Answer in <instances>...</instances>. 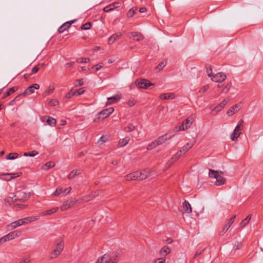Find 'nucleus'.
Listing matches in <instances>:
<instances>
[{
  "mask_svg": "<svg viewBox=\"0 0 263 263\" xmlns=\"http://www.w3.org/2000/svg\"><path fill=\"white\" fill-rule=\"evenodd\" d=\"M30 197V194L26 193L23 191L17 192L15 195L13 197H9L8 199H5L6 202H14L16 201H20L22 202H25Z\"/></svg>",
  "mask_w": 263,
  "mask_h": 263,
  "instance_id": "f257e3e1",
  "label": "nucleus"
},
{
  "mask_svg": "<svg viewBox=\"0 0 263 263\" xmlns=\"http://www.w3.org/2000/svg\"><path fill=\"white\" fill-rule=\"evenodd\" d=\"M209 176L210 178H214L216 180L214 183L217 186L223 185L225 183L226 179L219 174L218 171L210 169Z\"/></svg>",
  "mask_w": 263,
  "mask_h": 263,
  "instance_id": "f03ea898",
  "label": "nucleus"
},
{
  "mask_svg": "<svg viewBox=\"0 0 263 263\" xmlns=\"http://www.w3.org/2000/svg\"><path fill=\"white\" fill-rule=\"evenodd\" d=\"M118 256L116 254H105L99 257L96 263H117Z\"/></svg>",
  "mask_w": 263,
  "mask_h": 263,
  "instance_id": "7ed1b4c3",
  "label": "nucleus"
},
{
  "mask_svg": "<svg viewBox=\"0 0 263 263\" xmlns=\"http://www.w3.org/2000/svg\"><path fill=\"white\" fill-rule=\"evenodd\" d=\"M64 248V243L63 241H60L56 244L53 250L49 254V258L50 259H53L56 258L61 253Z\"/></svg>",
  "mask_w": 263,
  "mask_h": 263,
  "instance_id": "20e7f679",
  "label": "nucleus"
},
{
  "mask_svg": "<svg viewBox=\"0 0 263 263\" xmlns=\"http://www.w3.org/2000/svg\"><path fill=\"white\" fill-rule=\"evenodd\" d=\"M211 73H208V77H210L211 80L215 82H221L227 79L226 74L223 72H219L216 74H213L212 70L210 68Z\"/></svg>",
  "mask_w": 263,
  "mask_h": 263,
  "instance_id": "39448f33",
  "label": "nucleus"
},
{
  "mask_svg": "<svg viewBox=\"0 0 263 263\" xmlns=\"http://www.w3.org/2000/svg\"><path fill=\"white\" fill-rule=\"evenodd\" d=\"M194 120V115H191L182 122L181 125L178 127V131L185 130L189 128L193 124Z\"/></svg>",
  "mask_w": 263,
  "mask_h": 263,
  "instance_id": "423d86ee",
  "label": "nucleus"
},
{
  "mask_svg": "<svg viewBox=\"0 0 263 263\" xmlns=\"http://www.w3.org/2000/svg\"><path fill=\"white\" fill-rule=\"evenodd\" d=\"M156 173L155 171H151V172L147 170H144L142 172L137 171L136 172V175L137 178V180H142L150 177L151 175H155Z\"/></svg>",
  "mask_w": 263,
  "mask_h": 263,
  "instance_id": "0eeeda50",
  "label": "nucleus"
},
{
  "mask_svg": "<svg viewBox=\"0 0 263 263\" xmlns=\"http://www.w3.org/2000/svg\"><path fill=\"white\" fill-rule=\"evenodd\" d=\"M243 123V120H240L238 122V124L231 136V139L232 141H235L239 137L241 134L239 132L242 129Z\"/></svg>",
  "mask_w": 263,
  "mask_h": 263,
  "instance_id": "6e6552de",
  "label": "nucleus"
},
{
  "mask_svg": "<svg viewBox=\"0 0 263 263\" xmlns=\"http://www.w3.org/2000/svg\"><path fill=\"white\" fill-rule=\"evenodd\" d=\"M22 235V231L20 230H16L13 232H10L5 236L1 238V240H3V242H6L7 241L13 239L15 238L19 237Z\"/></svg>",
  "mask_w": 263,
  "mask_h": 263,
  "instance_id": "1a4fd4ad",
  "label": "nucleus"
},
{
  "mask_svg": "<svg viewBox=\"0 0 263 263\" xmlns=\"http://www.w3.org/2000/svg\"><path fill=\"white\" fill-rule=\"evenodd\" d=\"M40 88V85L38 84L35 83L32 85L27 87L25 90L22 93H20L19 96H26L30 95L34 92L35 89H39Z\"/></svg>",
  "mask_w": 263,
  "mask_h": 263,
  "instance_id": "9d476101",
  "label": "nucleus"
},
{
  "mask_svg": "<svg viewBox=\"0 0 263 263\" xmlns=\"http://www.w3.org/2000/svg\"><path fill=\"white\" fill-rule=\"evenodd\" d=\"M242 107L241 102L235 104L234 106L231 107L227 112V114L229 116H232L235 114L237 113Z\"/></svg>",
  "mask_w": 263,
  "mask_h": 263,
  "instance_id": "9b49d317",
  "label": "nucleus"
},
{
  "mask_svg": "<svg viewBox=\"0 0 263 263\" xmlns=\"http://www.w3.org/2000/svg\"><path fill=\"white\" fill-rule=\"evenodd\" d=\"M127 36L129 39L136 41H140L144 39V37L140 33L137 32H130L128 33Z\"/></svg>",
  "mask_w": 263,
  "mask_h": 263,
  "instance_id": "f8f14e48",
  "label": "nucleus"
},
{
  "mask_svg": "<svg viewBox=\"0 0 263 263\" xmlns=\"http://www.w3.org/2000/svg\"><path fill=\"white\" fill-rule=\"evenodd\" d=\"M114 110L112 107H109L103 110L99 113V118L104 119L108 117Z\"/></svg>",
  "mask_w": 263,
  "mask_h": 263,
  "instance_id": "ddd939ff",
  "label": "nucleus"
},
{
  "mask_svg": "<svg viewBox=\"0 0 263 263\" xmlns=\"http://www.w3.org/2000/svg\"><path fill=\"white\" fill-rule=\"evenodd\" d=\"M39 219V216H33L30 217H25L24 218L21 219V222L22 225L26 224L31 222L35 221Z\"/></svg>",
  "mask_w": 263,
  "mask_h": 263,
  "instance_id": "4468645a",
  "label": "nucleus"
},
{
  "mask_svg": "<svg viewBox=\"0 0 263 263\" xmlns=\"http://www.w3.org/2000/svg\"><path fill=\"white\" fill-rule=\"evenodd\" d=\"M230 100L229 99H226L223 100L220 103H219L218 105L216 106L214 108H212V110H216V112H218L221 110L228 103Z\"/></svg>",
  "mask_w": 263,
  "mask_h": 263,
  "instance_id": "2eb2a0df",
  "label": "nucleus"
},
{
  "mask_svg": "<svg viewBox=\"0 0 263 263\" xmlns=\"http://www.w3.org/2000/svg\"><path fill=\"white\" fill-rule=\"evenodd\" d=\"M137 85L140 88L146 89L148 87L153 85L154 84L149 83L145 80H141L138 82Z\"/></svg>",
  "mask_w": 263,
  "mask_h": 263,
  "instance_id": "dca6fc26",
  "label": "nucleus"
},
{
  "mask_svg": "<svg viewBox=\"0 0 263 263\" xmlns=\"http://www.w3.org/2000/svg\"><path fill=\"white\" fill-rule=\"evenodd\" d=\"M182 212L190 213L192 212V208L190 203L185 200L182 204Z\"/></svg>",
  "mask_w": 263,
  "mask_h": 263,
  "instance_id": "f3484780",
  "label": "nucleus"
},
{
  "mask_svg": "<svg viewBox=\"0 0 263 263\" xmlns=\"http://www.w3.org/2000/svg\"><path fill=\"white\" fill-rule=\"evenodd\" d=\"M22 225L21 220L19 219L7 225V228L8 230L10 231Z\"/></svg>",
  "mask_w": 263,
  "mask_h": 263,
  "instance_id": "a211bd4d",
  "label": "nucleus"
},
{
  "mask_svg": "<svg viewBox=\"0 0 263 263\" xmlns=\"http://www.w3.org/2000/svg\"><path fill=\"white\" fill-rule=\"evenodd\" d=\"M121 98V95H117L115 96L107 98V100L109 102V103H107V104H110L111 103H116L118 102L120 99Z\"/></svg>",
  "mask_w": 263,
  "mask_h": 263,
  "instance_id": "6ab92c4d",
  "label": "nucleus"
},
{
  "mask_svg": "<svg viewBox=\"0 0 263 263\" xmlns=\"http://www.w3.org/2000/svg\"><path fill=\"white\" fill-rule=\"evenodd\" d=\"M122 35L121 33H116L111 35L108 40V44H113L116 41L118 40Z\"/></svg>",
  "mask_w": 263,
  "mask_h": 263,
  "instance_id": "aec40b11",
  "label": "nucleus"
},
{
  "mask_svg": "<svg viewBox=\"0 0 263 263\" xmlns=\"http://www.w3.org/2000/svg\"><path fill=\"white\" fill-rule=\"evenodd\" d=\"M170 138V136L167 135H164L159 137L156 140L158 145L164 143L167 139Z\"/></svg>",
  "mask_w": 263,
  "mask_h": 263,
  "instance_id": "412c9836",
  "label": "nucleus"
},
{
  "mask_svg": "<svg viewBox=\"0 0 263 263\" xmlns=\"http://www.w3.org/2000/svg\"><path fill=\"white\" fill-rule=\"evenodd\" d=\"M59 210V208H54L47 211H43L41 213V215L42 216H46V215H52L55 212H57Z\"/></svg>",
  "mask_w": 263,
  "mask_h": 263,
  "instance_id": "4be33fe9",
  "label": "nucleus"
},
{
  "mask_svg": "<svg viewBox=\"0 0 263 263\" xmlns=\"http://www.w3.org/2000/svg\"><path fill=\"white\" fill-rule=\"evenodd\" d=\"M22 174V173H13V174H10V173L6 174V175H4V176H10V177L9 178H4V179L6 181H10L13 178H15L17 177L20 176Z\"/></svg>",
  "mask_w": 263,
  "mask_h": 263,
  "instance_id": "5701e85b",
  "label": "nucleus"
},
{
  "mask_svg": "<svg viewBox=\"0 0 263 263\" xmlns=\"http://www.w3.org/2000/svg\"><path fill=\"white\" fill-rule=\"evenodd\" d=\"M174 98L175 96L173 93H163L160 96L161 99L164 100L173 99Z\"/></svg>",
  "mask_w": 263,
  "mask_h": 263,
  "instance_id": "b1692460",
  "label": "nucleus"
},
{
  "mask_svg": "<svg viewBox=\"0 0 263 263\" xmlns=\"http://www.w3.org/2000/svg\"><path fill=\"white\" fill-rule=\"evenodd\" d=\"M55 164L53 162L50 161L46 163L44 165H43L42 167V170L44 171H47L49 168L54 167Z\"/></svg>",
  "mask_w": 263,
  "mask_h": 263,
  "instance_id": "393cba45",
  "label": "nucleus"
},
{
  "mask_svg": "<svg viewBox=\"0 0 263 263\" xmlns=\"http://www.w3.org/2000/svg\"><path fill=\"white\" fill-rule=\"evenodd\" d=\"M125 179L127 181L137 180V178L136 175V172L133 173L128 174L125 176Z\"/></svg>",
  "mask_w": 263,
  "mask_h": 263,
  "instance_id": "a878e982",
  "label": "nucleus"
},
{
  "mask_svg": "<svg viewBox=\"0 0 263 263\" xmlns=\"http://www.w3.org/2000/svg\"><path fill=\"white\" fill-rule=\"evenodd\" d=\"M193 144L191 143H187L184 146H183L180 151L184 154H185L190 148L193 146Z\"/></svg>",
  "mask_w": 263,
  "mask_h": 263,
  "instance_id": "bb28decb",
  "label": "nucleus"
},
{
  "mask_svg": "<svg viewBox=\"0 0 263 263\" xmlns=\"http://www.w3.org/2000/svg\"><path fill=\"white\" fill-rule=\"evenodd\" d=\"M129 141V137H126L125 138L121 139L119 141V145L120 147H123L128 143Z\"/></svg>",
  "mask_w": 263,
  "mask_h": 263,
  "instance_id": "cd10ccee",
  "label": "nucleus"
},
{
  "mask_svg": "<svg viewBox=\"0 0 263 263\" xmlns=\"http://www.w3.org/2000/svg\"><path fill=\"white\" fill-rule=\"evenodd\" d=\"M81 171L80 170H76L72 171L68 176V178L69 179L73 178L76 176L80 174Z\"/></svg>",
  "mask_w": 263,
  "mask_h": 263,
  "instance_id": "c85d7f7f",
  "label": "nucleus"
},
{
  "mask_svg": "<svg viewBox=\"0 0 263 263\" xmlns=\"http://www.w3.org/2000/svg\"><path fill=\"white\" fill-rule=\"evenodd\" d=\"M54 88L52 86H50L48 89L46 90L43 93V96L46 97L50 94L53 93Z\"/></svg>",
  "mask_w": 263,
  "mask_h": 263,
  "instance_id": "c756f323",
  "label": "nucleus"
},
{
  "mask_svg": "<svg viewBox=\"0 0 263 263\" xmlns=\"http://www.w3.org/2000/svg\"><path fill=\"white\" fill-rule=\"evenodd\" d=\"M251 218V215H248L245 219H243L240 223V226L242 228L246 227Z\"/></svg>",
  "mask_w": 263,
  "mask_h": 263,
  "instance_id": "7c9ffc66",
  "label": "nucleus"
},
{
  "mask_svg": "<svg viewBox=\"0 0 263 263\" xmlns=\"http://www.w3.org/2000/svg\"><path fill=\"white\" fill-rule=\"evenodd\" d=\"M17 90V87H13L8 90L4 94V98H6Z\"/></svg>",
  "mask_w": 263,
  "mask_h": 263,
  "instance_id": "2f4dec72",
  "label": "nucleus"
},
{
  "mask_svg": "<svg viewBox=\"0 0 263 263\" xmlns=\"http://www.w3.org/2000/svg\"><path fill=\"white\" fill-rule=\"evenodd\" d=\"M171 252V249L167 246L163 247L160 251L162 254H165V255L168 254Z\"/></svg>",
  "mask_w": 263,
  "mask_h": 263,
  "instance_id": "473e14b6",
  "label": "nucleus"
},
{
  "mask_svg": "<svg viewBox=\"0 0 263 263\" xmlns=\"http://www.w3.org/2000/svg\"><path fill=\"white\" fill-rule=\"evenodd\" d=\"M46 122L50 126H53L55 125L56 120L52 117H48Z\"/></svg>",
  "mask_w": 263,
  "mask_h": 263,
  "instance_id": "72a5a7b5",
  "label": "nucleus"
},
{
  "mask_svg": "<svg viewBox=\"0 0 263 263\" xmlns=\"http://www.w3.org/2000/svg\"><path fill=\"white\" fill-rule=\"evenodd\" d=\"M18 154L16 153H10L7 156V159L8 160H13L17 158Z\"/></svg>",
  "mask_w": 263,
  "mask_h": 263,
  "instance_id": "f704fd0d",
  "label": "nucleus"
},
{
  "mask_svg": "<svg viewBox=\"0 0 263 263\" xmlns=\"http://www.w3.org/2000/svg\"><path fill=\"white\" fill-rule=\"evenodd\" d=\"M64 191H65V190H63V189H62L61 187H58L57 189L53 193L52 195H53L54 196H58L60 195L61 193H63Z\"/></svg>",
  "mask_w": 263,
  "mask_h": 263,
  "instance_id": "c9c22d12",
  "label": "nucleus"
},
{
  "mask_svg": "<svg viewBox=\"0 0 263 263\" xmlns=\"http://www.w3.org/2000/svg\"><path fill=\"white\" fill-rule=\"evenodd\" d=\"M179 158H180V157H179L178 155H177V154H175L172 157V158L170 160H169V165H172V164H173L174 163V162L177 161Z\"/></svg>",
  "mask_w": 263,
  "mask_h": 263,
  "instance_id": "e433bc0d",
  "label": "nucleus"
},
{
  "mask_svg": "<svg viewBox=\"0 0 263 263\" xmlns=\"http://www.w3.org/2000/svg\"><path fill=\"white\" fill-rule=\"evenodd\" d=\"M158 145V144L156 140H155V141L152 142L151 144L148 145L146 148L147 150H151V149L154 148L155 147H156Z\"/></svg>",
  "mask_w": 263,
  "mask_h": 263,
  "instance_id": "4c0bfd02",
  "label": "nucleus"
},
{
  "mask_svg": "<svg viewBox=\"0 0 263 263\" xmlns=\"http://www.w3.org/2000/svg\"><path fill=\"white\" fill-rule=\"evenodd\" d=\"M230 228V225L225 224L222 229L219 232L220 235H223Z\"/></svg>",
  "mask_w": 263,
  "mask_h": 263,
  "instance_id": "58836bf2",
  "label": "nucleus"
},
{
  "mask_svg": "<svg viewBox=\"0 0 263 263\" xmlns=\"http://www.w3.org/2000/svg\"><path fill=\"white\" fill-rule=\"evenodd\" d=\"M135 126L133 125H129L126 126L124 128V131L126 132H130L133 131L135 129Z\"/></svg>",
  "mask_w": 263,
  "mask_h": 263,
  "instance_id": "ea45409f",
  "label": "nucleus"
},
{
  "mask_svg": "<svg viewBox=\"0 0 263 263\" xmlns=\"http://www.w3.org/2000/svg\"><path fill=\"white\" fill-rule=\"evenodd\" d=\"M38 154V153L35 151H32L29 153H25L24 154V156H30V157H34Z\"/></svg>",
  "mask_w": 263,
  "mask_h": 263,
  "instance_id": "a19ab883",
  "label": "nucleus"
},
{
  "mask_svg": "<svg viewBox=\"0 0 263 263\" xmlns=\"http://www.w3.org/2000/svg\"><path fill=\"white\" fill-rule=\"evenodd\" d=\"M231 86H232V83H228L224 86V87L222 89V92H223V93H227V92H228L229 91L230 88H231Z\"/></svg>",
  "mask_w": 263,
  "mask_h": 263,
  "instance_id": "79ce46f5",
  "label": "nucleus"
},
{
  "mask_svg": "<svg viewBox=\"0 0 263 263\" xmlns=\"http://www.w3.org/2000/svg\"><path fill=\"white\" fill-rule=\"evenodd\" d=\"M166 65V63L164 62H161L157 66L156 69L157 71H160L161 70L163 69V68Z\"/></svg>",
  "mask_w": 263,
  "mask_h": 263,
  "instance_id": "37998d69",
  "label": "nucleus"
},
{
  "mask_svg": "<svg viewBox=\"0 0 263 263\" xmlns=\"http://www.w3.org/2000/svg\"><path fill=\"white\" fill-rule=\"evenodd\" d=\"M91 26V24L90 23H86L82 26L81 29L82 30H88L90 28Z\"/></svg>",
  "mask_w": 263,
  "mask_h": 263,
  "instance_id": "c03bdc74",
  "label": "nucleus"
},
{
  "mask_svg": "<svg viewBox=\"0 0 263 263\" xmlns=\"http://www.w3.org/2000/svg\"><path fill=\"white\" fill-rule=\"evenodd\" d=\"M113 6H114L112 5L111 4H110L108 6H107L104 8L103 11L105 12H108L114 10Z\"/></svg>",
  "mask_w": 263,
  "mask_h": 263,
  "instance_id": "a18cd8bd",
  "label": "nucleus"
},
{
  "mask_svg": "<svg viewBox=\"0 0 263 263\" xmlns=\"http://www.w3.org/2000/svg\"><path fill=\"white\" fill-rule=\"evenodd\" d=\"M209 88V85H205V86H203L202 87H201L199 89V92L200 93H203L205 92L208 90Z\"/></svg>",
  "mask_w": 263,
  "mask_h": 263,
  "instance_id": "49530a36",
  "label": "nucleus"
},
{
  "mask_svg": "<svg viewBox=\"0 0 263 263\" xmlns=\"http://www.w3.org/2000/svg\"><path fill=\"white\" fill-rule=\"evenodd\" d=\"M78 62L79 63H87L90 61V59L89 58H79L77 60Z\"/></svg>",
  "mask_w": 263,
  "mask_h": 263,
  "instance_id": "de8ad7c7",
  "label": "nucleus"
},
{
  "mask_svg": "<svg viewBox=\"0 0 263 263\" xmlns=\"http://www.w3.org/2000/svg\"><path fill=\"white\" fill-rule=\"evenodd\" d=\"M78 201V200H75V199H73L71 201H70L69 203H68L67 202V208H70L72 206H73V205H74Z\"/></svg>",
  "mask_w": 263,
  "mask_h": 263,
  "instance_id": "09e8293b",
  "label": "nucleus"
},
{
  "mask_svg": "<svg viewBox=\"0 0 263 263\" xmlns=\"http://www.w3.org/2000/svg\"><path fill=\"white\" fill-rule=\"evenodd\" d=\"M103 65L104 64L103 63H100L96 65H94L92 67V69H93L94 67H96V71H98L103 66Z\"/></svg>",
  "mask_w": 263,
  "mask_h": 263,
  "instance_id": "8fccbe9b",
  "label": "nucleus"
},
{
  "mask_svg": "<svg viewBox=\"0 0 263 263\" xmlns=\"http://www.w3.org/2000/svg\"><path fill=\"white\" fill-rule=\"evenodd\" d=\"M40 65H37L35 67H34L31 70V74H35L37 73L40 69Z\"/></svg>",
  "mask_w": 263,
  "mask_h": 263,
  "instance_id": "3c124183",
  "label": "nucleus"
},
{
  "mask_svg": "<svg viewBox=\"0 0 263 263\" xmlns=\"http://www.w3.org/2000/svg\"><path fill=\"white\" fill-rule=\"evenodd\" d=\"M66 23H64L58 29L59 33H62L66 30Z\"/></svg>",
  "mask_w": 263,
  "mask_h": 263,
  "instance_id": "603ef678",
  "label": "nucleus"
},
{
  "mask_svg": "<svg viewBox=\"0 0 263 263\" xmlns=\"http://www.w3.org/2000/svg\"><path fill=\"white\" fill-rule=\"evenodd\" d=\"M165 262V259L164 258H157L154 261V263H164Z\"/></svg>",
  "mask_w": 263,
  "mask_h": 263,
  "instance_id": "864d4df0",
  "label": "nucleus"
},
{
  "mask_svg": "<svg viewBox=\"0 0 263 263\" xmlns=\"http://www.w3.org/2000/svg\"><path fill=\"white\" fill-rule=\"evenodd\" d=\"M135 11L134 9H130L127 14V15L128 17H133L134 16V15L135 14Z\"/></svg>",
  "mask_w": 263,
  "mask_h": 263,
  "instance_id": "5fc2aeb1",
  "label": "nucleus"
},
{
  "mask_svg": "<svg viewBox=\"0 0 263 263\" xmlns=\"http://www.w3.org/2000/svg\"><path fill=\"white\" fill-rule=\"evenodd\" d=\"M136 100L134 99H129L127 102V104L129 106H133L135 105Z\"/></svg>",
  "mask_w": 263,
  "mask_h": 263,
  "instance_id": "6e6d98bb",
  "label": "nucleus"
},
{
  "mask_svg": "<svg viewBox=\"0 0 263 263\" xmlns=\"http://www.w3.org/2000/svg\"><path fill=\"white\" fill-rule=\"evenodd\" d=\"M49 103L51 106H55L58 104V101L56 99H52L49 101Z\"/></svg>",
  "mask_w": 263,
  "mask_h": 263,
  "instance_id": "4d7b16f0",
  "label": "nucleus"
},
{
  "mask_svg": "<svg viewBox=\"0 0 263 263\" xmlns=\"http://www.w3.org/2000/svg\"><path fill=\"white\" fill-rule=\"evenodd\" d=\"M91 199H92V198L90 196H88V197L86 196V197H83L81 199V200L84 202H88V201L91 200Z\"/></svg>",
  "mask_w": 263,
  "mask_h": 263,
  "instance_id": "13d9d810",
  "label": "nucleus"
},
{
  "mask_svg": "<svg viewBox=\"0 0 263 263\" xmlns=\"http://www.w3.org/2000/svg\"><path fill=\"white\" fill-rule=\"evenodd\" d=\"M112 5H113V9L119 8L121 6V3L119 2L114 3L111 4Z\"/></svg>",
  "mask_w": 263,
  "mask_h": 263,
  "instance_id": "bf43d9fd",
  "label": "nucleus"
},
{
  "mask_svg": "<svg viewBox=\"0 0 263 263\" xmlns=\"http://www.w3.org/2000/svg\"><path fill=\"white\" fill-rule=\"evenodd\" d=\"M85 91L84 88H81L77 90L78 95H82Z\"/></svg>",
  "mask_w": 263,
  "mask_h": 263,
  "instance_id": "052dcab7",
  "label": "nucleus"
},
{
  "mask_svg": "<svg viewBox=\"0 0 263 263\" xmlns=\"http://www.w3.org/2000/svg\"><path fill=\"white\" fill-rule=\"evenodd\" d=\"M20 96L18 95L13 100L11 101L9 103V105H11V106H12L14 104V102H15V101L16 100V99L20 97Z\"/></svg>",
  "mask_w": 263,
  "mask_h": 263,
  "instance_id": "680f3d73",
  "label": "nucleus"
},
{
  "mask_svg": "<svg viewBox=\"0 0 263 263\" xmlns=\"http://www.w3.org/2000/svg\"><path fill=\"white\" fill-rule=\"evenodd\" d=\"M77 20H73L72 21H67V26L68 25V27H69L70 26L75 22H76Z\"/></svg>",
  "mask_w": 263,
  "mask_h": 263,
  "instance_id": "e2e57ef3",
  "label": "nucleus"
},
{
  "mask_svg": "<svg viewBox=\"0 0 263 263\" xmlns=\"http://www.w3.org/2000/svg\"><path fill=\"white\" fill-rule=\"evenodd\" d=\"M76 93V90L73 91L71 90L68 94H67V98L70 97L71 96L73 95Z\"/></svg>",
  "mask_w": 263,
  "mask_h": 263,
  "instance_id": "0e129e2a",
  "label": "nucleus"
},
{
  "mask_svg": "<svg viewBox=\"0 0 263 263\" xmlns=\"http://www.w3.org/2000/svg\"><path fill=\"white\" fill-rule=\"evenodd\" d=\"M77 82H78V84H77L79 86H82L83 84V80L80 79L77 81Z\"/></svg>",
  "mask_w": 263,
  "mask_h": 263,
  "instance_id": "69168bd1",
  "label": "nucleus"
},
{
  "mask_svg": "<svg viewBox=\"0 0 263 263\" xmlns=\"http://www.w3.org/2000/svg\"><path fill=\"white\" fill-rule=\"evenodd\" d=\"M146 10H147V9L145 7H142L140 9L139 12L140 13H144V12H146Z\"/></svg>",
  "mask_w": 263,
  "mask_h": 263,
  "instance_id": "338daca9",
  "label": "nucleus"
},
{
  "mask_svg": "<svg viewBox=\"0 0 263 263\" xmlns=\"http://www.w3.org/2000/svg\"><path fill=\"white\" fill-rule=\"evenodd\" d=\"M29 260L27 258L22 260L20 263H29Z\"/></svg>",
  "mask_w": 263,
  "mask_h": 263,
  "instance_id": "774afa93",
  "label": "nucleus"
}]
</instances>
